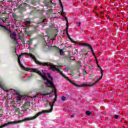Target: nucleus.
Instances as JSON below:
<instances>
[{"instance_id":"f8f14e48","label":"nucleus","mask_w":128,"mask_h":128,"mask_svg":"<svg viewBox=\"0 0 128 128\" xmlns=\"http://www.w3.org/2000/svg\"><path fill=\"white\" fill-rule=\"evenodd\" d=\"M20 98H21L20 95H18V96L16 98L17 100H18V102H20V100H22V99Z\"/></svg>"},{"instance_id":"cd10ccee","label":"nucleus","mask_w":128,"mask_h":128,"mask_svg":"<svg viewBox=\"0 0 128 128\" xmlns=\"http://www.w3.org/2000/svg\"><path fill=\"white\" fill-rule=\"evenodd\" d=\"M72 42H74V44H76V41H72Z\"/></svg>"},{"instance_id":"f257e3e1","label":"nucleus","mask_w":128,"mask_h":128,"mask_svg":"<svg viewBox=\"0 0 128 128\" xmlns=\"http://www.w3.org/2000/svg\"><path fill=\"white\" fill-rule=\"evenodd\" d=\"M30 56V58H32V60H34V62L36 64H38V66H42V64L43 62H39L38 60H36V56H34V54H28L26 52H24L21 54L20 55H17L18 56V64H20L21 68L23 70H25L26 72H30L32 70H33L34 72H36V74H38L40 76H42V80H46V82H44L46 86H47L48 88H53L52 90V92H54L55 94V97L54 100L52 102V104H50V102H49V106H50V107H54V103L56 102V99L58 98V92H56V86L54 84V78L50 76V74L47 73V76L48 78H49L51 80H50L46 78V76L45 74H42V72L40 71L36 70V69H32L29 68H26L24 66H22V64L20 63V58L22 57V56Z\"/></svg>"},{"instance_id":"72a5a7b5","label":"nucleus","mask_w":128,"mask_h":128,"mask_svg":"<svg viewBox=\"0 0 128 128\" xmlns=\"http://www.w3.org/2000/svg\"><path fill=\"white\" fill-rule=\"evenodd\" d=\"M50 2L52 4V0H50Z\"/></svg>"},{"instance_id":"c9c22d12","label":"nucleus","mask_w":128,"mask_h":128,"mask_svg":"<svg viewBox=\"0 0 128 128\" xmlns=\"http://www.w3.org/2000/svg\"><path fill=\"white\" fill-rule=\"evenodd\" d=\"M47 102H48V101H46Z\"/></svg>"},{"instance_id":"9d476101","label":"nucleus","mask_w":128,"mask_h":128,"mask_svg":"<svg viewBox=\"0 0 128 128\" xmlns=\"http://www.w3.org/2000/svg\"><path fill=\"white\" fill-rule=\"evenodd\" d=\"M30 106V102H26V103H25L24 104V107H26V106Z\"/></svg>"},{"instance_id":"2eb2a0df","label":"nucleus","mask_w":128,"mask_h":128,"mask_svg":"<svg viewBox=\"0 0 128 128\" xmlns=\"http://www.w3.org/2000/svg\"><path fill=\"white\" fill-rule=\"evenodd\" d=\"M66 100V96H63L62 97V100L63 102H64V100Z\"/></svg>"},{"instance_id":"0eeeda50","label":"nucleus","mask_w":128,"mask_h":128,"mask_svg":"<svg viewBox=\"0 0 128 128\" xmlns=\"http://www.w3.org/2000/svg\"><path fill=\"white\" fill-rule=\"evenodd\" d=\"M10 38L14 40H16V34L14 33H12L10 34Z\"/></svg>"},{"instance_id":"39448f33","label":"nucleus","mask_w":128,"mask_h":128,"mask_svg":"<svg viewBox=\"0 0 128 128\" xmlns=\"http://www.w3.org/2000/svg\"><path fill=\"white\" fill-rule=\"evenodd\" d=\"M31 22H32L30 18H27L24 20V24L25 26H26V28H30V26H32V25H30Z\"/></svg>"},{"instance_id":"a878e982","label":"nucleus","mask_w":128,"mask_h":128,"mask_svg":"<svg viewBox=\"0 0 128 128\" xmlns=\"http://www.w3.org/2000/svg\"><path fill=\"white\" fill-rule=\"evenodd\" d=\"M15 41H16V44H18V42L16 40Z\"/></svg>"},{"instance_id":"20e7f679","label":"nucleus","mask_w":128,"mask_h":128,"mask_svg":"<svg viewBox=\"0 0 128 128\" xmlns=\"http://www.w3.org/2000/svg\"><path fill=\"white\" fill-rule=\"evenodd\" d=\"M68 82H70V84H74V86H78V88H82V86H94V84H96V82H95L92 84L88 85L86 83H83L81 86H78L76 84L72 82V81L71 80L68 78Z\"/></svg>"},{"instance_id":"393cba45","label":"nucleus","mask_w":128,"mask_h":128,"mask_svg":"<svg viewBox=\"0 0 128 128\" xmlns=\"http://www.w3.org/2000/svg\"><path fill=\"white\" fill-rule=\"evenodd\" d=\"M60 6H62V2L60 0Z\"/></svg>"},{"instance_id":"5701e85b","label":"nucleus","mask_w":128,"mask_h":128,"mask_svg":"<svg viewBox=\"0 0 128 128\" xmlns=\"http://www.w3.org/2000/svg\"><path fill=\"white\" fill-rule=\"evenodd\" d=\"M50 94V93H47L46 94H44V96H48Z\"/></svg>"},{"instance_id":"c85d7f7f","label":"nucleus","mask_w":128,"mask_h":128,"mask_svg":"<svg viewBox=\"0 0 128 128\" xmlns=\"http://www.w3.org/2000/svg\"><path fill=\"white\" fill-rule=\"evenodd\" d=\"M2 114H0V118H2Z\"/></svg>"},{"instance_id":"6ab92c4d","label":"nucleus","mask_w":128,"mask_h":128,"mask_svg":"<svg viewBox=\"0 0 128 128\" xmlns=\"http://www.w3.org/2000/svg\"><path fill=\"white\" fill-rule=\"evenodd\" d=\"M56 35H54V38H52L51 40H56Z\"/></svg>"},{"instance_id":"f03ea898","label":"nucleus","mask_w":128,"mask_h":128,"mask_svg":"<svg viewBox=\"0 0 128 128\" xmlns=\"http://www.w3.org/2000/svg\"><path fill=\"white\" fill-rule=\"evenodd\" d=\"M40 114H42V112H38L34 116L30 118H25L22 120L10 122L7 123H5L2 125L0 126V128H4V126H8V124H20V122H26V120H36V118H38V116H40Z\"/></svg>"},{"instance_id":"a211bd4d","label":"nucleus","mask_w":128,"mask_h":128,"mask_svg":"<svg viewBox=\"0 0 128 128\" xmlns=\"http://www.w3.org/2000/svg\"><path fill=\"white\" fill-rule=\"evenodd\" d=\"M118 115H114V118H116V120H118Z\"/></svg>"},{"instance_id":"7c9ffc66","label":"nucleus","mask_w":128,"mask_h":128,"mask_svg":"<svg viewBox=\"0 0 128 128\" xmlns=\"http://www.w3.org/2000/svg\"><path fill=\"white\" fill-rule=\"evenodd\" d=\"M96 62L97 64H98V62L97 60H96Z\"/></svg>"},{"instance_id":"b1692460","label":"nucleus","mask_w":128,"mask_h":128,"mask_svg":"<svg viewBox=\"0 0 128 128\" xmlns=\"http://www.w3.org/2000/svg\"><path fill=\"white\" fill-rule=\"evenodd\" d=\"M18 38H19V40H22V38L20 37V35L18 36Z\"/></svg>"},{"instance_id":"4468645a","label":"nucleus","mask_w":128,"mask_h":128,"mask_svg":"<svg viewBox=\"0 0 128 128\" xmlns=\"http://www.w3.org/2000/svg\"><path fill=\"white\" fill-rule=\"evenodd\" d=\"M88 48H90V50H91V52H94V50H92V46H90V44L88 45Z\"/></svg>"},{"instance_id":"dca6fc26","label":"nucleus","mask_w":128,"mask_h":128,"mask_svg":"<svg viewBox=\"0 0 128 128\" xmlns=\"http://www.w3.org/2000/svg\"><path fill=\"white\" fill-rule=\"evenodd\" d=\"M20 98H21V100H24V98H26V96H21L20 95Z\"/></svg>"},{"instance_id":"f704fd0d","label":"nucleus","mask_w":128,"mask_h":128,"mask_svg":"<svg viewBox=\"0 0 128 128\" xmlns=\"http://www.w3.org/2000/svg\"><path fill=\"white\" fill-rule=\"evenodd\" d=\"M36 96H33V98H36Z\"/></svg>"},{"instance_id":"ddd939ff","label":"nucleus","mask_w":128,"mask_h":128,"mask_svg":"<svg viewBox=\"0 0 128 128\" xmlns=\"http://www.w3.org/2000/svg\"><path fill=\"white\" fill-rule=\"evenodd\" d=\"M86 116H90V114H92V112H90V111H86Z\"/></svg>"},{"instance_id":"412c9836","label":"nucleus","mask_w":128,"mask_h":128,"mask_svg":"<svg viewBox=\"0 0 128 128\" xmlns=\"http://www.w3.org/2000/svg\"><path fill=\"white\" fill-rule=\"evenodd\" d=\"M100 16H104V12H100Z\"/></svg>"},{"instance_id":"aec40b11","label":"nucleus","mask_w":128,"mask_h":128,"mask_svg":"<svg viewBox=\"0 0 128 128\" xmlns=\"http://www.w3.org/2000/svg\"><path fill=\"white\" fill-rule=\"evenodd\" d=\"M92 54L94 56L95 58V59L96 60V56L94 52H93Z\"/></svg>"},{"instance_id":"bb28decb","label":"nucleus","mask_w":128,"mask_h":128,"mask_svg":"<svg viewBox=\"0 0 128 128\" xmlns=\"http://www.w3.org/2000/svg\"><path fill=\"white\" fill-rule=\"evenodd\" d=\"M4 91L8 92V90H4Z\"/></svg>"},{"instance_id":"6e6552de","label":"nucleus","mask_w":128,"mask_h":128,"mask_svg":"<svg viewBox=\"0 0 128 128\" xmlns=\"http://www.w3.org/2000/svg\"><path fill=\"white\" fill-rule=\"evenodd\" d=\"M79 46H88L89 44L86 43H79Z\"/></svg>"},{"instance_id":"473e14b6","label":"nucleus","mask_w":128,"mask_h":128,"mask_svg":"<svg viewBox=\"0 0 128 128\" xmlns=\"http://www.w3.org/2000/svg\"><path fill=\"white\" fill-rule=\"evenodd\" d=\"M17 110L18 111L20 110V108H17Z\"/></svg>"},{"instance_id":"1a4fd4ad","label":"nucleus","mask_w":128,"mask_h":128,"mask_svg":"<svg viewBox=\"0 0 128 128\" xmlns=\"http://www.w3.org/2000/svg\"><path fill=\"white\" fill-rule=\"evenodd\" d=\"M68 26L66 27V34L68 38H70V40H72V38H70V34H68Z\"/></svg>"},{"instance_id":"4be33fe9","label":"nucleus","mask_w":128,"mask_h":128,"mask_svg":"<svg viewBox=\"0 0 128 128\" xmlns=\"http://www.w3.org/2000/svg\"><path fill=\"white\" fill-rule=\"evenodd\" d=\"M65 20H66L67 22V24H68V18H66V17H65Z\"/></svg>"},{"instance_id":"f3484780","label":"nucleus","mask_w":128,"mask_h":128,"mask_svg":"<svg viewBox=\"0 0 128 128\" xmlns=\"http://www.w3.org/2000/svg\"><path fill=\"white\" fill-rule=\"evenodd\" d=\"M96 10H98V6H94V12H96Z\"/></svg>"},{"instance_id":"c756f323","label":"nucleus","mask_w":128,"mask_h":128,"mask_svg":"<svg viewBox=\"0 0 128 128\" xmlns=\"http://www.w3.org/2000/svg\"><path fill=\"white\" fill-rule=\"evenodd\" d=\"M78 26H80V22H79Z\"/></svg>"},{"instance_id":"423d86ee","label":"nucleus","mask_w":128,"mask_h":128,"mask_svg":"<svg viewBox=\"0 0 128 128\" xmlns=\"http://www.w3.org/2000/svg\"><path fill=\"white\" fill-rule=\"evenodd\" d=\"M97 66H98V68H100V72H101V76L100 78L97 80L96 81V84H98V82H100V80L102 78V76H104V70H102V68H100V64H97Z\"/></svg>"},{"instance_id":"2f4dec72","label":"nucleus","mask_w":128,"mask_h":128,"mask_svg":"<svg viewBox=\"0 0 128 128\" xmlns=\"http://www.w3.org/2000/svg\"><path fill=\"white\" fill-rule=\"evenodd\" d=\"M74 115H71L72 118H74Z\"/></svg>"},{"instance_id":"7ed1b4c3","label":"nucleus","mask_w":128,"mask_h":128,"mask_svg":"<svg viewBox=\"0 0 128 128\" xmlns=\"http://www.w3.org/2000/svg\"><path fill=\"white\" fill-rule=\"evenodd\" d=\"M43 66H50L49 68V70H53V72H58V74H60L62 76H64V73L60 70V68H58L56 67V65H52V64L49 62H43L42 63V65Z\"/></svg>"},{"instance_id":"9b49d317","label":"nucleus","mask_w":128,"mask_h":128,"mask_svg":"<svg viewBox=\"0 0 128 128\" xmlns=\"http://www.w3.org/2000/svg\"><path fill=\"white\" fill-rule=\"evenodd\" d=\"M59 52H60V56L63 55L64 54V51H62V49H60L59 50Z\"/></svg>"},{"instance_id":"e433bc0d","label":"nucleus","mask_w":128,"mask_h":128,"mask_svg":"<svg viewBox=\"0 0 128 128\" xmlns=\"http://www.w3.org/2000/svg\"><path fill=\"white\" fill-rule=\"evenodd\" d=\"M44 22V20H43V22Z\"/></svg>"}]
</instances>
